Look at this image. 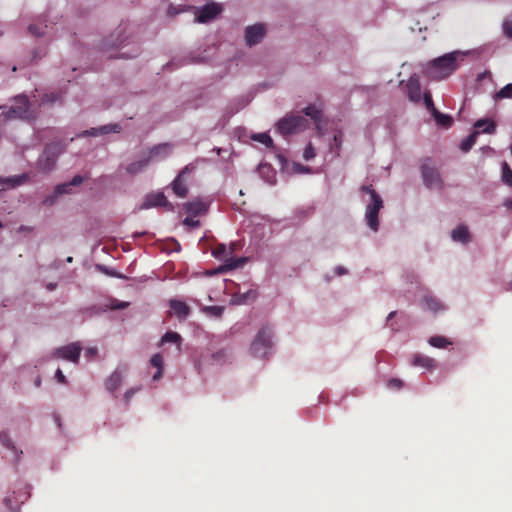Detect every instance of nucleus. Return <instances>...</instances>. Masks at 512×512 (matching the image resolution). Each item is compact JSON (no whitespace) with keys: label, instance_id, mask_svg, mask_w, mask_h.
I'll use <instances>...</instances> for the list:
<instances>
[{"label":"nucleus","instance_id":"obj_30","mask_svg":"<svg viewBox=\"0 0 512 512\" xmlns=\"http://www.w3.org/2000/svg\"><path fill=\"white\" fill-rule=\"evenodd\" d=\"M474 126L479 133L493 134L496 129L495 123L489 119H480L475 122Z\"/></svg>","mask_w":512,"mask_h":512},{"label":"nucleus","instance_id":"obj_11","mask_svg":"<svg viewBox=\"0 0 512 512\" xmlns=\"http://www.w3.org/2000/svg\"><path fill=\"white\" fill-rule=\"evenodd\" d=\"M266 35V26L256 23L245 28L244 39L248 46H254L262 41Z\"/></svg>","mask_w":512,"mask_h":512},{"label":"nucleus","instance_id":"obj_44","mask_svg":"<svg viewBox=\"0 0 512 512\" xmlns=\"http://www.w3.org/2000/svg\"><path fill=\"white\" fill-rule=\"evenodd\" d=\"M129 306V302L112 299L107 307L112 310H122Z\"/></svg>","mask_w":512,"mask_h":512},{"label":"nucleus","instance_id":"obj_59","mask_svg":"<svg viewBox=\"0 0 512 512\" xmlns=\"http://www.w3.org/2000/svg\"><path fill=\"white\" fill-rule=\"evenodd\" d=\"M179 11H174L172 7L169 8L170 14H177Z\"/></svg>","mask_w":512,"mask_h":512},{"label":"nucleus","instance_id":"obj_43","mask_svg":"<svg viewBox=\"0 0 512 512\" xmlns=\"http://www.w3.org/2000/svg\"><path fill=\"white\" fill-rule=\"evenodd\" d=\"M316 156V149L312 145V143H308L303 151V159L305 161H310Z\"/></svg>","mask_w":512,"mask_h":512},{"label":"nucleus","instance_id":"obj_42","mask_svg":"<svg viewBox=\"0 0 512 512\" xmlns=\"http://www.w3.org/2000/svg\"><path fill=\"white\" fill-rule=\"evenodd\" d=\"M502 179L507 185L512 186V170L506 162L502 164Z\"/></svg>","mask_w":512,"mask_h":512},{"label":"nucleus","instance_id":"obj_31","mask_svg":"<svg viewBox=\"0 0 512 512\" xmlns=\"http://www.w3.org/2000/svg\"><path fill=\"white\" fill-rule=\"evenodd\" d=\"M70 191H71V187H70V184L68 182L67 183L59 184V185H57L55 187L54 195L50 196V197H47L44 200V203L52 205L54 203L55 198H57L60 195L70 193Z\"/></svg>","mask_w":512,"mask_h":512},{"label":"nucleus","instance_id":"obj_45","mask_svg":"<svg viewBox=\"0 0 512 512\" xmlns=\"http://www.w3.org/2000/svg\"><path fill=\"white\" fill-rule=\"evenodd\" d=\"M503 32L508 38H512V14L504 21Z\"/></svg>","mask_w":512,"mask_h":512},{"label":"nucleus","instance_id":"obj_61","mask_svg":"<svg viewBox=\"0 0 512 512\" xmlns=\"http://www.w3.org/2000/svg\"><path fill=\"white\" fill-rule=\"evenodd\" d=\"M215 150H216L217 154H220V152L222 151V149H221V148H217V149H215Z\"/></svg>","mask_w":512,"mask_h":512},{"label":"nucleus","instance_id":"obj_41","mask_svg":"<svg viewBox=\"0 0 512 512\" xmlns=\"http://www.w3.org/2000/svg\"><path fill=\"white\" fill-rule=\"evenodd\" d=\"M341 145H342V133L337 132L333 136V143L330 144V151L335 153L336 155H338Z\"/></svg>","mask_w":512,"mask_h":512},{"label":"nucleus","instance_id":"obj_34","mask_svg":"<svg viewBox=\"0 0 512 512\" xmlns=\"http://www.w3.org/2000/svg\"><path fill=\"white\" fill-rule=\"evenodd\" d=\"M0 443L2 446L12 451L16 457H18V451L13 443L12 438L7 432H0Z\"/></svg>","mask_w":512,"mask_h":512},{"label":"nucleus","instance_id":"obj_35","mask_svg":"<svg viewBox=\"0 0 512 512\" xmlns=\"http://www.w3.org/2000/svg\"><path fill=\"white\" fill-rule=\"evenodd\" d=\"M250 139L253 141L259 142V143L265 145L266 147H270V148L273 147V140L270 137V135L266 132L254 133L250 136Z\"/></svg>","mask_w":512,"mask_h":512},{"label":"nucleus","instance_id":"obj_55","mask_svg":"<svg viewBox=\"0 0 512 512\" xmlns=\"http://www.w3.org/2000/svg\"><path fill=\"white\" fill-rule=\"evenodd\" d=\"M396 312L395 311H392L388 314L387 316V319H386V324L388 325V322L395 316Z\"/></svg>","mask_w":512,"mask_h":512},{"label":"nucleus","instance_id":"obj_18","mask_svg":"<svg viewBox=\"0 0 512 512\" xmlns=\"http://www.w3.org/2000/svg\"><path fill=\"white\" fill-rule=\"evenodd\" d=\"M406 88L411 101L418 103L422 99L424 100V94L421 92L420 81L417 75L414 74L409 78Z\"/></svg>","mask_w":512,"mask_h":512},{"label":"nucleus","instance_id":"obj_48","mask_svg":"<svg viewBox=\"0 0 512 512\" xmlns=\"http://www.w3.org/2000/svg\"><path fill=\"white\" fill-rule=\"evenodd\" d=\"M140 390V387H133V388H130L128 389L125 393H124V401L126 403H129L130 400L132 399V397Z\"/></svg>","mask_w":512,"mask_h":512},{"label":"nucleus","instance_id":"obj_6","mask_svg":"<svg viewBox=\"0 0 512 512\" xmlns=\"http://www.w3.org/2000/svg\"><path fill=\"white\" fill-rule=\"evenodd\" d=\"M232 254L233 247L230 246L228 248L225 244H219L212 250V255L216 259L224 262V264L219 267V272H226L244 265L246 258H233Z\"/></svg>","mask_w":512,"mask_h":512},{"label":"nucleus","instance_id":"obj_47","mask_svg":"<svg viewBox=\"0 0 512 512\" xmlns=\"http://www.w3.org/2000/svg\"><path fill=\"white\" fill-rule=\"evenodd\" d=\"M195 217L196 216H192V215H189L188 217H186L183 221L184 225L191 227V228L198 227L200 222H199V220L195 219Z\"/></svg>","mask_w":512,"mask_h":512},{"label":"nucleus","instance_id":"obj_54","mask_svg":"<svg viewBox=\"0 0 512 512\" xmlns=\"http://www.w3.org/2000/svg\"><path fill=\"white\" fill-rule=\"evenodd\" d=\"M335 274L338 275V276H342V275H345L347 274V269L344 268L343 266H337L335 269Z\"/></svg>","mask_w":512,"mask_h":512},{"label":"nucleus","instance_id":"obj_2","mask_svg":"<svg viewBox=\"0 0 512 512\" xmlns=\"http://www.w3.org/2000/svg\"><path fill=\"white\" fill-rule=\"evenodd\" d=\"M360 192L362 195V202L365 205V222L373 232H377L379 229L378 215L380 210L383 208V199L371 185L362 186Z\"/></svg>","mask_w":512,"mask_h":512},{"label":"nucleus","instance_id":"obj_27","mask_svg":"<svg viewBox=\"0 0 512 512\" xmlns=\"http://www.w3.org/2000/svg\"><path fill=\"white\" fill-rule=\"evenodd\" d=\"M150 365L156 369V372L152 376L153 381H158L163 375L164 359L160 353L154 354L150 358Z\"/></svg>","mask_w":512,"mask_h":512},{"label":"nucleus","instance_id":"obj_13","mask_svg":"<svg viewBox=\"0 0 512 512\" xmlns=\"http://www.w3.org/2000/svg\"><path fill=\"white\" fill-rule=\"evenodd\" d=\"M194 169L195 166L193 164L186 165L172 182V189L178 197H186L188 189L184 181V177L190 174Z\"/></svg>","mask_w":512,"mask_h":512},{"label":"nucleus","instance_id":"obj_22","mask_svg":"<svg viewBox=\"0 0 512 512\" xmlns=\"http://www.w3.org/2000/svg\"><path fill=\"white\" fill-rule=\"evenodd\" d=\"M183 207L185 211L192 216L205 214L208 209V205L201 200L187 202L183 205Z\"/></svg>","mask_w":512,"mask_h":512},{"label":"nucleus","instance_id":"obj_29","mask_svg":"<svg viewBox=\"0 0 512 512\" xmlns=\"http://www.w3.org/2000/svg\"><path fill=\"white\" fill-rule=\"evenodd\" d=\"M150 162L151 161L149 160L148 157H144L142 159L130 163L126 168V171L131 175H136L142 172Z\"/></svg>","mask_w":512,"mask_h":512},{"label":"nucleus","instance_id":"obj_38","mask_svg":"<svg viewBox=\"0 0 512 512\" xmlns=\"http://www.w3.org/2000/svg\"><path fill=\"white\" fill-rule=\"evenodd\" d=\"M478 134H479V132L475 131L474 133L469 135L466 139H464L461 143V150L464 152H468L472 148V146L475 144L476 137Z\"/></svg>","mask_w":512,"mask_h":512},{"label":"nucleus","instance_id":"obj_33","mask_svg":"<svg viewBox=\"0 0 512 512\" xmlns=\"http://www.w3.org/2000/svg\"><path fill=\"white\" fill-rule=\"evenodd\" d=\"M27 499L26 493H22L19 496L15 497H6L5 498V504L11 511H16L20 504L24 503V501Z\"/></svg>","mask_w":512,"mask_h":512},{"label":"nucleus","instance_id":"obj_9","mask_svg":"<svg viewBox=\"0 0 512 512\" xmlns=\"http://www.w3.org/2000/svg\"><path fill=\"white\" fill-rule=\"evenodd\" d=\"M82 351L79 342H73L68 345L55 349L52 353L53 357L77 363Z\"/></svg>","mask_w":512,"mask_h":512},{"label":"nucleus","instance_id":"obj_53","mask_svg":"<svg viewBox=\"0 0 512 512\" xmlns=\"http://www.w3.org/2000/svg\"><path fill=\"white\" fill-rule=\"evenodd\" d=\"M55 378L57 379V381L61 384H65L66 383V377L65 375L63 374L62 370L61 369H57L56 370V373H55Z\"/></svg>","mask_w":512,"mask_h":512},{"label":"nucleus","instance_id":"obj_62","mask_svg":"<svg viewBox=\"0 0 512 512\" xmlns=\"http://www.w3.org/2000/svg\"><path fill=\"white\" fill-rule=\"evenodd\" d=\"M108 274L111 276H117L115 273H113V271H110V273H108Z\"/></svg>","mask_w":512,"mask_h":512},{"label":"nucleus","instance_id":"obj_28","mask_svg":"<svg viewBox=\"0 0 512 512\" xmlns=\"http://www.w3.org/2000/svg\"><path fill=\"white\" fill-rule=\"evenodd\" d=\"M257 297V293L255 290L253 289H250L246 292H239L237 294H235L232 298V303L233 304H237V305H243V304H248L250 302H252L253 300H255Z\"/></svg>","mask_w":512,"mask_h":512},{"label":"nucleus","instance_id":"obj_14","mask_svg":"<svg viewBox=\"0 0 512 512\" xmlns=\"http://www.w3.org/2000/svg\"><path fill=\"white\" fill-rule=\"evenodd\" d=\"M222 11L220 4L211 3L196 11V21L199 23H207L214 19Z\"/></svg>","mask_w":512,"mask_h":512},{"label":"nucleus","instance_id":"obj_40","mask_svg":"<svg viewBox=\"0 0 512 512\" xmlns=\"http://www.w3.org/2000/svg\"><path fill=\"white\" fill-rule=\"evenodd\" d=\"M495 99H511L512 98V83L506 84L494 96Z\"/></svg>","mask_w":512,"mask_h":512},{"label":"nucleus","instance_id":"obj_26","mask_svg":"<svg viewBox=\"0 0 512 512\" xmlns=\"http://www.w3.org/2000/svg\"><path fill=\"white\" fill-rule=\"evenodd\" d=\"M29 178V175L24 173L21 175L11 176L7 178L0 179V184L3 186V188H15L17 186H20L24 184Z\"/></svg>","mask_w":512,"mask_h":512},{"label":"nucleus","instance_id":"obj_39","mask_svg":"<svg viewBox=\"0 0 512 512\" xmlns=\"http://www.w3.org/2000/svg\"><path fill=\"white\" fill-rule=\"evenodd\" d=\"M202 311L209 316L219 318L221 317L224 308L222 306H204L202 307Z\"/></svg>","mask_w":512,"mask_h":512},{"label":"nucleus","instance_id":"obj_58","mask_svg":"<svg viewBox=\"0 0 512 512\" xmlns=\"http://www.w3.org/2000/svg\"><path fill=\"white\" fill-rule=\"evenodd\" d=\"M55 287H56V285H55V284H53V283H50V284L47 286V288H48L49 290H54V289H55Z\"/></svg>","mask_w":512,"mask_h":512},{"label":"nucleus","instance_id":"obj_7","mask_svg":"<svg viewBox=\"0 0 512 512\" xmlns=\"http://www.w3.org/2000/svg\"><path fill=\"white\" fill-rule=\"evenodd\" d=\"M0 116L2 117L0 122H6L11 119H31L34 117V114L30 110L27 97L24 95H19L15 97V104L11 106L7 111L2 112Z\"/></svg>","mask_w":512,"mask_h":512},{"label":"nucleus","instance_id":"obj_17","mask_svg":"<svg viewBox=\"0 0 512 512\" xmlns=\"http://www.w3.org/2000/svg\"><path fill=\"white\" fill-rule=\"evenodd\" d=\"M277 159L281 165V168L291 174H309L312 173V169L309 166H305L303 164L293 162L289 163L286 158L282 155H278Z\"/></svg>","mask_w":512,"mask_h":512},{"label":"nucleus","instance_id":"obj_63","mask_svg":"<svg viewBox=\"0 0 512 512\" xmlns=\"http://www.w3.org/2000/svg\"><path fill=\"white\" fill-rule=\"evenodd\" d=\"M67 261L71 262L72 261V257H68Z\"/></svg>","mask_w":512,"mask_h":512},{"label":"nucleus","instance_id":"obj_3","mask_svg":"<svg viewBox=\"0 0 512 512\" xmlns=\"http://www.w3.org/2000/svg\"><path fill=\"white\" fill-rule=\"evenodd\" d=\"M275 334L274 329L269 324H263L254 335L250 346L249 354L256 359L265 360L273 352Z\"/></svg>","mask_w":512,"mask_h":512},{"label":"nucleus","instance_id":"obj_25","mask_svg":"<svg viewBox=\"0 0 512 512\" xmlns=\"http://www.w3.org/2000/svg\"><path fill=\"white\" fill-rule=\"evenodd\" d=\"M170 308L179 319H185L190 313L188 305L180 300L172 299L170 301Z\"/></svg>","mask_w":512,"mask_h":512},{"label":"nucleus","instance_id":"obj_24","mask_svg":"<svg viewBox=\"0 0 512 512\" xmlns=\"http://www.w3.org/2000/svg\"><path fill=\"white\" fill-rule=\"evenodd\" d=\"M258 173L260 177L269 185H274L276 183V171L274 168L267 164H260L258 166Z\"/></svg>","mask_w":512,"mask_h":512},{"label":"nucleus","instance_id":"obj_21","mask_svg":"<svg viewBox=\"0 0 512 512\" xmlns=\"http://www.w3.org/2000/svg\"><path fill=\"white\" fill-rule=\"evenodd\" d=\"M451 238L454 242L467 244L471 241L469 229L465 225H458L451 231Z\"/></svg>","mask_w":512,"mask_h":512},{"label":"nucleus","instance_id":"obj_12","mask_svg":"<svg viewBox=\"0 0 512 512\" xmlns=\"http://www.w3.org/2000/svg\"><path fill=\"white\" fill-rule=\"evenodd\" d=\"M163 206L168 210H173L172 204H170L165 195L162 192H153L148 194L143 202L140 204L139 209H149L153 207Z\"/></svg>","mask_w":512,"mask_h":512},{"label":"nucleus","instance_id":"obj_23","mask_svg":"<svg viewBox=\"0 0 512 512\" xmlns=\"http://www.w3.org/2000/svg\"><path fill=\"white\" fill-rule=\"evenodd\" d=\"M412 365L424 368L428 371L434 370L437 366L436 361L433 358L418 353L413 356Z\"/></svg>","mask_w":512,"mask_h":512},{"label":"nucleus","instance_id":"obj_20","mask_svg":"<svg viewBox=\"0 0 512 512\" xmlns=\"http://www.w3.org/2000/svg\"><path fill=\"white\" fill-rule=\"evenodd\" d=\"M120 129H121V127L119 124L112 123V124L103 125V126L97 127V128H91L90 130H86L83 132V135L96 137V136L110 134V133H119Z\"/></svg>","mask_w":512,"mask_h":512},{"label":"nucleus","instance_id":"obj_52","mask_svg":"<svg viewBox=\"0 0 512 512\" xmlns=\"http://www.w3.org/2000/svg\"><path fill=\"white\" fill-rule=\"evenodd\" d=\"M98 353V350L96 347H88L85 349V356L89 359L95 357Z\"/></svg>","mask_w":512,"mask_h":512},{"label":"nucleus","instance_id":"obj_49","mask_svg":"<svg viewBox=\"0 0 512 512\" xmlns=\"http://www.w3.org/2000/svg\"><path fill=\"white\" fill-rule=\"evenodd\" d=\"M28 30L32 35L37 36V37L45 34V32L40 30L36 24L29 25Z\"/></svg>","mask_w":512,"mask_h":512},{"label":"nucleus","instance_id":"obj_16","mask_svg":"<svg viewBox=\"0 0 512 512\" xmlns=\"http://www.w3.org/2000/svg\"><path fill=\"white\" fill-rule=\"evenodd\" d=\"M421 306L424 310L433 314L442 313L447 309V306L441 300L432 295L423 296Z\"/></svg>","mask_w":512,"mask_h":512},{"label":"nucleus","instance_id":"obj_32","mask_svg":"<svg viewBox=\"0 0 512 512\" xmlns=\"http://www.w3.org/2000/svg\"><path fill=\"white\" fill-rule=\"evenodd\" d=\"M181 342L182 337L180 334H178L177 332L169 331L162 336L160 344L163 345L165 343H174L177 346V348L180 349Z\"/></svg>","mask_w":512,"mask_h":512},{"label":"nucleus","instance_id":"obj_51","mask_svg":"<svg viewBox=\"0 0 512 512\" xmlns=\"http://www.w3.org/2000/svg\"><path fill=\"white\" fill-rule=\"evenodd\" d=\"M83 181H84V177H82L81 175H76L68 183L70 184V187H72V186H78V185L82 184Z\"/></svg>","mask_w":512,"mask_h":512},{"label":"nucleus","instance_id":"obj_57","mask_svg":"<svg viewBox=\"0 0 512 512\" xmlns=\"http://www.w3.org/2000/svg\"><path fill=\"white\" fill-rule=\"evenodd\" d=\"M505 205H506L508 208L512 209V199H511V200L506 201Z\"/></svg>","mask_w":512,"mask_h":512},{"label":"nucleus","instance_id":"obj_8","mask_svg":"<svg viewBox=\"0 0 512 512\" xmlns=\"http://www.w3.org/2000/svg\"><path fill=\"white\" fill-rule=\"evenodd\" d=\"M424 185L431 190H438L442 187V179L438 170L429 162L421 166Z\"/></svg>","mask_w":512,"mask_h":512},{"label":"nucleus","instance_id":"obj_10","mask_svg":"<svg viewBox=\"0 0 512 512\" xmlns=\"http://www.w3.org/2000/svg\"><path fill=\"white\" fill-rule=\"evenodd\" d=\"M127 375V368L125 366H118L110 376L105 380V389L115 395L120 386L123 384Z\"/></svg>","mask_w":512,"mask_h":512},{"label":"nucleus","instance_id":"obj_64","mask_svg":"<svg viewBox=\"0 0 512 512\" xmlns=\"http://www.w3.org/2000/svg\"><path fill=\"white\" fill-rule=\"evenodd\" d=\"M0 109H3V107H0Z\"/></svg>","mask_w":512,"mask_h":512},{"label":"nucleus","instance_id":"obj_15","mask_svg":"<svg viewBox=\"0 0 512 512\" xmlns=\"http://www.w3.org/2000/svg\"><path fill=\"white\" fill-rule=\"evenodd\" d=\"M424 104H425L426 108L432 113L436 122L439 125L445 126V127H448L451 125V122H452L451 118L448 115L442 114L439 111H437V109L434 107L432 97L428 92L424 93Z\"/></svg>","mask_w":512,"mask_h":512},{"label":"nucleus","instance_id":"obj_56","mask_svg":"<svg viewBox=\"0 0 512 512\" xmlns=\"http://www.w3.org/2000/svg\"><path fill=\"white\" fill-rule=\"evenodd\" d=\"M123 39H117V42L116 43H113L112 46H119L123 43Z\"/></svg>","mask_w":512,"mask_h":512},{"label":"nucleus","instance_id":"obj_37","mask_svg":"<svg viewBox=\"0 0 512 512\" xmlns=\"http://www.w3.org/2000/svg\"><path fill=\"white\" fill-rule=\"evenodd\" d=\"M303 112L306 116H309L316 123L321 118V110L316 105H309L303 110Z\"/></svg>","mask_w":512,"mask_h":512},{"label":"nucleus","instance_id":"obj_60","mask_svg":"<svg viewBox=\"0 0 512 512\" xmlns=\"http://www.w3.org/2000/svg\"><path fill=\"white\" fill-rule=\"evenodd\" d=\"M317 130H318V134H319V135H322V131H321V128H320V126H319V124H318V123H317Z\"/></svg>","mask_w":512,"mask_h":512},{"label":"nucleus","instance_id":"obj_5","mask_svg":"<svg viewBox=\"0 0 512 512\" xmlns=\"http://www.w3.org/2000/svg\"><path fill=\"white\" fill-rule=\"evenodd\" d=\"M62 151L63 148L59 144L48 145L37 160V172L45 175L51 173L55 169L57 159Z\"/></svg>","mask_w":512,"mask_h":512},{"label":"nucleus","instance_id":"obj_1","mask_svg":"<svg viewBox=\"0 0 512 512\" xmlns=\"http://www.w3.org/2000/svg\"><path fill=\"white\" fill-rule=\"evenodd\" d=\"M470 51H453L429 61L424 66V74L432 80H442L453 74Z\"/></svg>","mask_w":512,"mask_h":512},{"label":"nucleus","instance_id":"obj_50","mask_svg":"<svg viewBox=\"0 0 512 512\" xmlns=\"http://www.w3.org/2000/svg\"><path fill=\"white\" fill-rule=\"evenodd\" d=\"M388 387L391 389H400L402 387V381L399 379H391L388 381Z\"/></svg>","mask_w":512,"mask_h":512},{"label":"nucleus","instance_id":"obj_19","mask_svg":"<svg viewBox=\"0 0 512 512\" xmlns=\"http://www.w3.org/2000/svg\"><path fill=\"white\" fill-rule=\"evenodd\" d=\"M172 153V146L169 143H162L157 146H154L149 154L148 158L151 162L153 161H159L162 159H165Z\"/></svg>","mask_w":512,"mask_h":512},{"label":"nucleus","instance_id":"obj_46","mask_svg":"<svg viewBox=\"0 0 512 512\" xmlns=\"http://www.w3.org/2000/svg\"><path fill=\"white\" fill-rule=\"evenodd\" d=\"M61 99L60 93L52 92L50 94H45L42 102L43 103H54Z\"/></svg>","mask_w":512,"mask_h":512},{"label":"nucleus","instance_id":"obj_4","mask_svg":"<svg viewBox=\"0 0 512 512\" xmlns=\"http://www.w3.org/2000/svg\"><path fill=\"white\" fill-rule=\"evenodd\" d=\"M307 126L308 121L305 117L299 114H288L278 120L276 130L282 136H288L305 130Z\"/></svg>","mask_w":512,"mask_h":512},{"label":"nucleus","instance_id":"obj_36","mask_svg":"<svg viewBox=\"0 0 512 512\" xmlns=\"http://www.w3.org/2000/svg\"><path fill=\"white\" fill-rule=\"evenodd\" d=\"M429 345L435 348L444 349L448 345H451V342L443 337V336H432L428 339Z\"/></svg>","mask_w":512,"mask_h":512}]
</instances>
